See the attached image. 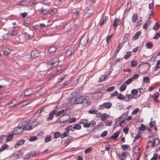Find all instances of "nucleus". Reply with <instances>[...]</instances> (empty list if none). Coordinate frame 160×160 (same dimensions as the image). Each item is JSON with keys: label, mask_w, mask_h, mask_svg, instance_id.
Segmentation results:
<instances>
[{"label": "nucleus", "mask_w": 160, "mask_h": 160, "mask_svg": "<svg viewBox=\"0 0 160 160\" xmlns=\"http://www.w3.org/2000/svg\"><path fill=\"white\" fill-rule=\"evenodd\" d=\"M154 138L152 136H150L149 137L148 142L147 143V148L151 147L153 148L158 145L160 143L159 140L158 138H156L153 140Z\"/></svg>", "instance_id": "nucleus-1"}, {"label": "nucleus", "mask_w": 160, "mask_h": 160, "mask_svg": "<svg viewBox=\"0 0 160 160\" xmlns=\"http://www.w3.org/2000/svg\"><path fill=\"white\" fill-rule=\"evenodd\" d=\"M22 122H20L18 127L15 128L13 130L12 133L14 134H17L22 133L24 130H26L27 128L22 125Z\"/></svg>", "instance_id": "nucleus-2"}, {"label": "nucleus", "mask_w": 160, "mask_h": 160, "mask_svg": "<svg viewBox=\"0 0 160 160\" xmlns=\"http://www.w3.org/2000/svg\"><path fill=\"white\" fill-rule=\"evenodd\" d=\"M59 62V60L58 58H54L52 61L51 62H47L45 66L47 68V70H48L49 69L51 68H52L53 65L56 63H58Z\"/></svg>", "instance_id": "nucleus-3"}, {"label": "nucleus", "mask_w": 160, "mask_h": 160, "mask_svg": "<svg viewBox=\"0 0 160 160\" xmlns=\"http://www.w3.org/2000/svg\"><path fill=\"white\" fill-rule=\"evenodd\" d=\"M70 116L68 114L66 113L63 114L59 118V122L64 123L68 121L70 119Z\"/></svg>", "instance_id": "nucleus-4"}, {"label": "nucleus", "mask_w": 160, "mask_h": 160, "mask_svg": "<svg viewBox=\"0 0 160 160\" xmlns=\"http://www.w3.org/2000/svg\"><path fill=\"white\" fill-rule=\"evenodd\" d=\"M96 126V122L94 120H92L88 122L86 128H90V130L92 132L95 128Z\"/></svg>", "instance_id": "nucleus-5"}, {"label": "nucleus", "mask_w": 160, "mask_h": 160, "mask_svg": "<svg viewBox=\"0 0 160 160\" xmlns=\"http://www.w3.org/2000/svg\"><path fill=\"white\" fill-rule=\"evenodd\" d=\"M83 96H80L75 98H72L71 99V102H73L75 104H82Z\"/></svg>", "instance_id": "nucleus-6"}, {"label": "nucleus", "mask_w": 160, "mask_h": 160, "mask_svg": "<svg viewBox=\"0 0 160 160\" xmlns=\"http://www.w3.org/2000/svg\"><path fill=\"white\" fill-rule=\"evenodd\" d=\"M131 92L132 94L133 98L134 99H137L140 96L141 94L140 89H133L132 90Z\"/></svg>", "instance_id": "nucleus-7"}, {"label": "nucleus", "mask_w": 160, "mask_h": 160, "mask_svg": "<svg viewBox=\"0 0 160 160\" xmlns=\"http://www.w3.org/2000/svg\"><path fill=\"white\" fill-rule=\"evenodd\" d=\"M82 104L83 106L86 107L90 104L91 102L88 97L83 96Z\"/></svg>", "instance_id": "nucleus-8"}, {"label": "nucleus", "mask_w": 160, "mask_h": 160, "mask_svg": "<svg viewBox=\"0 0 160 160\" xmlns=\"http://www.w3.org/2000/svg\"><path fill=\"white\" fill-rule=\"evenodd\" d=\"M112 105V104L110 102H104L99 106V109L101 110H103L105 108L109 109L111 108Z\"/></svg>", "instance_id": "nucleus-9"}, {"label": "nucleus", "mask_w": 160, "mask_h": 160, "mask_svg": "<svg viewBox=\"0 0 160 160\" xmlns=\"http://www.w3.org/2000/svg\"><path fill=\"white\" fill-rule=\"evenodd\" d=\"M155 124V121H154L153 122V124L151 122L149 123L150 127L148 126L146 128L148 131L150 132H152V130L151 128H155V130H153L152 132H155L157 130V127L154 125V124Z\"/></svg>", "instance_id": "nucleus-10"}, {"label": "nucleus", "mask_w": 160, "mask_h": 160, "mask_svg": "<svg viewBox=\"0 0 160 160\" xmlns=\"http://www.w3.org/2000/svg\"><path fill=\"white\" fill-rule=\"evenodd\" d=\"M88 39L87 37H82L80 40L79 43L82 46H86L88 43Z\"/></svg>", "instance_id": "nucleus-11"}, {"label": "nucleus", "mask_w": 160, "mask_h": 160, "mask_svg": "<svg viewBox=\"0 0 160 160\" xmlns=\"http://www.w3.org/2000/svg\"><path fill=\"white\" fill-rule=\"evenodd\" d=\"M57 112V110L56 109H54L49 114V116L47 118V121H49L52 120L53 118L54 117V116L55 115L56 112Z\"/></svg>", "instance_id": "nucleus-12"}, {"label": "nucleus", "mask_w": 160, "mask_h": 160, "mask_svg": "<svg viewBox=\"0 0 160 160\" xmlns=\"http://www.w3.org/2000/svg\"><path fill=\"white\" fill-rule=\"evenodd\" d=\"M74 52L75 49L74 48H70L67 50L66 53V55L67 57L70 56L74 53Z\"/></svg>", "instance_id": "nucleus-13"}, {"label": "nucleus", "mask_w": 160, "mask_h": 160, "mask_svg": "<svg viewBox=\"0 0 160 160\" xmlns=\"http://www.w3.org/2000/svg\"><path fill=\"white\" fill-rule=\"evenodd\" d=\"M89 121L86 119H81L79 122L80 124L83 125V127L85 128H86Z\"/></svg>", "instance_id": "nucleus-14"}, {"label": "nucleus", "mask_w": 160, "mask_h": 160, "mask_svg": "<svg viewBox=\"0 0 160 160\" xmlns=\"http://www.w3.org/2000/svg\"><path fill=\"white\" fill-rule=\"evenodd\" d=\"M31 55L32 58H35L39 56V52L38 51L34 50L31 52Z\"/></svg>", "instance_id": "nucleus-15"}, {"label": "nucleus", "mask_w": 160, "mask_h": 160, "mask_svg": "<svg viewBox=\"0 0 160 160\" xmlns=\"http://www.w3.org/2000/svg\"><path fill=\"white\" fill-rule=\"evenodd\" d=\"M123 116L122 115L118 118V119H119V121H120V126L121 127H123L125 124V118L123 117L122 118Z\"/></svg>", "instance_id": "nucleus-16"}, {"label": "nucleus", "mask_w": 160, "mask_h": 160, "mask_svg": "<svg viewBox=\"0 0 160 160\" xmlns=\"http://www.w3.org/2000/svg\"><path fill=\"white\" fill-rule=\"evenodd\" d=\"M122 46H121L120 44L119 43L118 44V47L116 48V50L115 51L114 56L116 57L119 51L122 48Z\"/></svg>", "instance_id": "nucleus-17"}, {"label": "nucleus", "mask_w": 160, "mask_h": 160, "mask_svg": "<svg viewBox=\"0 0 160 160\" xmlns=\"http://www.w3.org/2000/svg\"><path fill=\"white\" fill-rule=\"evenodd\" d=\"M120 21V19L118 18H115L113 22V26L114 27V29H115L117 26L118 25V23Z\"/></svg>", "instance_id": "nucleus-18"}, {"label": "nucleus", "mask_w": 160, "mask_h": 160, "mask_svg": "<svg viewBox=\"0 0 160 160\" xmlns=\"http://www.w3.org/2000/svg\"><path fill=\"white\" fill-rule=\"evenodd\" d=\"M24 142V140L23 139H22L18 141L15 145V148L18 147L19 146L22 145Z\"/></svg>", "instance_id": "nucleus-19"}, {"label": "nucleus", "mask_w": 160, "mask_h": 160, "mask_svg": "<svg viewBox=\"0 0 160 160\" xmlns=\"http://www.w3.org/2000/svg\"><path fill=\"white\" fill-rule=\"evenodd\" d=\"M132 98H133L132 95L131 94H129L126 95L124 98V101L126 102H128Z\"/></svg>", "instance_id": "nucleus-20"}, {"label": "nucleus", "mask_w": 160, "mask_h": 160, "mask_svg": "<svg viewBox=\"0 0 160 160\" xmlns=\"http://www.w3.org/2000/svg\"><path fill=\"white\" fill-rule=\"evenodd\" d=\"M119 134L118 132H116L113 133V135L110 136L109 138L112 139H116L118 137Z\"/></svg>", "instance_id": "nucleus-21"}, {"label": "nucleus", "mask_w": 160, "mask_h": 160, "mask_svg": "<svg viewBox=\"0 0 160 160\" xmlns=\"http://www.w3.org/2000/svg\"><path fill=\"white\" fill-rule=\"evenodd\" d=\"M13 156L16 159L19 158L22 156L21 155V152L19 151H16L13 154Z\"/></svg>", "instance_id": "nucleus-22"}, {"label": "nucleus", "mask_w": 160, "mask_h": 160, "mask_svg": "<svg viewBox=\"0 0 160 160\" xmlns=\"http://www.w3.org/2000/svg\"><path fill=\"white\" fill-rule=\"evenodd\" d=\"M52 139V136L48 135L46 136L44 138V141L45 142H48L50 141Z\"/></svg>", "instance_id": "nucleus-23"}, {"label": "nucleus", "mask_w": 160, "mask_h": 160, "mask_svg": "<svg viewBox=\"0 0 160 160\" xmlns=\"http://www.w3.org/2000/svg\"><path fill=\"white\" fill-rule=\"evenodd\" d=\"M11 52V50L8 48H5L3 51V53L4 55L7 56Z\"/></svg>", "instance_id": "nucleus-24"}, {"label": "nucleus", "mask_w": 160, "mask_h": 160, "mask_svg": "<svg viewBox=\"0 0 160 160\" xmlns=\"http://www.w3.org/2000/svg\"><path fill=\"white\" fill-rule=\"evenodd\" d=\"M108 17L106 16L104 18H103L101 22L99 23V25L100 26H102L104 23H106L107 21Z\"/></svg>", "instance_id": "nucleus-25"}, {"label": "nucleus", "mask_w": 160, "mask_h": 160, "mask_svg": "<svg viewBox=\"0 0 160 160\" xmlns=\"http://www.w3.org/2000/svg\"><path fill=\"white\" fill-rule=\"evenodd\" d=\"M29 91H31L30 89H25L24 92V96H28L31 95L32 93L31 92H28Z\"/></svg>", "instance_id": "nucleus-26"}, {"label": "nucleus", "mask_w": 160, "mask_h": 160, "mask_svg": "<svg viewBox=\"0 0 160 160\" xmlns=\"http://www.w3.org/2000/svg\"><path fill=\"white\" fill-rule=\"evenodd\" d=\"M56 50V48L53 46H50L48 49V52L50 53H51L54 52Z\"/></svg>", "instance_id": "nucleus-27"}, {"label": "nucleus", "mask_w": 160, "mask_h": 160, "mask_svg": "<svg viewBox=\"0 0 160 160\" xmlns=\"http://www.w3.org/2000/svg\"><path fill=\"white\" fill-rule=\"evenodd\" d=\"M101 119L103 121H106L108 117V115L106 113H103L101 115Z\"/></svg>", "instance_id": "nucleus-28"}, {"label": "nucleus", "mask_w": 160, "mask_h": 160, "mask_svg": "<svg viewBox=\"0 0 160 160\" xmlns=\"http://www.w3.org/2000/svg\"><path fill=\"white\" fill-rule=\"evenodd\" d=\"M132 52L131 51H128L127 52L126 54L124 55V58L125 59H128L130 55H131Z\"/></svg>", "instance_id": "nucleus-29"}, {"label": "nucleus", "mask_w": 160, "mask_h": 160, "mask_svg": "<svg viewBox=\"0 0 160 160\" xmlns=\"http://www.w3.org/2000/svg\"><path fill=\"white\" fill-rule=\"evenodd\" d=\"M24 127L27 128V129L26 130H30L32 129L33 128H35V126H34L33 124H28L27 126H24Z\"/></svg>", "instance_id": "nucleus-30"}, {"label": "nucleus", "mask_w": 160, "mask_h": 160, "mask_svg": "<svg viewBox=\"0 0 160 160\" xmlns=\"http://www.w3.org/2000/svg\"><path fill=\"white\" fill-rule=\"evenodd\" d=\"M49 11L46 9H42L40 11V14H42L43 15H45L46 14L48 13Z\"/></svg>", "instance_id": "nucleus-31"}, {"label": "nucleus", "mask_w": 160, "mask_h": 160, "mask_svg": "<svg viewBox=\"0 0 160 160\" xmlns=\"http://www.w3.org/2000/svg\"><path fill=\"white\" fill-rule=\"evenodd\" d=\"M121 147L124 151L125 150L127 149H128L129 150H130V147L128 144L122 145Z\"/></svg>", "instance_id": "nucleus-32"}, {"label": "nucleus", "mask_w": 160, "mask_h": 160, "mask_svg": "<svg viewBox=\"0 0 160 160\" xmlns=\"http://www.w3.org/2000/svg\"><path fill=\"white\" fill-rule=\"evenodd\" d=\"M145 45L147 48L148 49L152 48L153 46L152 43L151 42L146 43L145 44Z\"/></svg>", "instance_id": "nucleus-33"}, {"label": "nucleus", "mask_w": 160, "mask_h": 160, "mask_svg": "<svg viewBox=\"0 0 160 160\" xmlns=\"http://www.w3.org/2000/svg\"><path fill=\"white\" fill-rule=\"evenodd\" d=\"M73 139V138L69 136V138L66 139L65 141V143L66 144H68L71 142Z\"/></svg>", "instance_id": "nucleus-34"}, {"label": "nucleus", "mask_w": 160, "mask_h": 160, "mask_svg": "<svg viewBox=\"0 0 160 160\" xmlns=\"http://www.w3.org/2000/svg\"><path fill=\"white\" fill-rule=\"evenodd\" d=\"M138 18V16L136 14H133L132 18V22H135Z\"/></svg>", "instance_id": "nucleus-35"}, {"label": "nucleus", "mask_w": 160, "mask_h": 160, "mask_svg": "<svg viewBox=\"0 0 160 160\" xmlns=\"http://www.w3.org/2000/svg\"><path fill=\"white\" fill-rule=\"evenodd\" d=\"M146 129V127L143 124H142L141 126L139 128V130L140 132L143 131Z\"/></svg>", "instance_id": "nucleus-36"}, {"label": "nucleus", "mask_w": 160, "mask_h": 160, "mask_svg": "<svg viewBox=\"0 0 160 160\" xmlns=\"http://www.w3.org/2000/svg\"><path fill=\"white\" fill-rule=\"evenodd\" d=\"M73 128H74V130H79L81 129V126L80 124H76L74 125Z\"/></svg>", "instance_id": "nucleus-37"}, {"label": "nucleus", "mask_w": 160, "mask_h": 160, "mask_svg": "<svg viewBox=\"0 0 160 160\" xmlns=\"http://www.w3.org/2000/svg\"><path fill=\"white\" fill-rule=\"evenodd\" d=\"M140 150V149L138 147V146H136L133 149V151L134 152V153L135 154H138L139 152V151Z\"/></svg>", "instance_id": "nucleus-38"}, {"label": "nucleus", "mask_w": 160, "mask_h": 160, "mask_svg": "<svg viewBox=\"0 0 160 160\" xmlns=\"http://www.w3.org/2000/svg\"><path fill=\"white\" fill-rule=\"evenodd\" d=\"M13 134H10L8 135L6 139V142H9L13 138Z\"/></svg>", "instance_id": "nucleus-39"}, {"label": "nucleus", "mask_w": 160, "mask_h": 160, "mask_svg": "<svg viewBox=\"0 0 160 160\" xmlns=\"http://www.w3.org/2000/svg\"><path fill=\"white\" fill-rule=\"evenodd\" d=\"M141 32L140 31L137 32L133 36V38L134 40H136L141 35Z\"/></svg>", "instance_id": "nucleus-40"}, {"label": "nucleus", "mask_w": 160, "mask_h": 160, "mask_svg": "<svg viewBox=\"0 0 160 160\" xmlns=\"http://www.w3.org/2000/svg\"><path fill=\"white\" fill-rule=\"evenodd\" d=\"M119 119H118V118L117 119V120L116 121V122L113 125L114 128L118 127L120 125V121H119Z\"/></svg>", "instance_id": "nucleus-41"}, {"label": "nucleus", "mask_w": 160, "mask_h": 160, "mask_svg": "<svg viewBox=\"0 0 160 160\" xmlns=\"http://www.w3.org/2000/svg\"><path fill=\"white\" fill-rule=\"evenodd\" d=\"M126 87L127 86L125 84H123L120 87L119 90L121 91H123L125 90Z\"/></svg>", "instance_id": "nucleus-42"}, {"label": "nucleus", "mask_w": 160, "mask_h": 160, "mask_svg": "<svg viewBox=\"0 0 160 160\" xmlns=\"http://www.w3.org/2000/svg\"><path fill=\"white\" fill-rule=\"evenodd\" d=\"M8 33H5L4 34H3L2 36V40H9V39L8 38Z\"/></svg>", "instance_id": "nucleus-43"}, {"label": "nucleus", "mask_w": 160, "mask_h": 160, "mask_svg": "<svg viewBox=\"0 0 160 160\" xmlns=\"http://www.w3.org/2000/svg\"><path fill=\"white\" fill-rule=\"evenodd\" d=\"M8 148H9V146H8V145H7L6 144H2V145L1 149V151H2L5 149Z\"/></svg>", "instance_id": "nucleus-44"}, {"label": "nucleus", "mask_w": 160, "mask_h": 160, "mask_svg": "<svg viewBox=\"0 0 160 160\" xmlns=\"http://www.w3.org/2000/svg\"><path fill=\"white\" fill-rule=\"evenodd\" d=\"M97 111L94 108H92L88 111L89 113L92 114H95L97 112Z\"/></svg>", "instance_id": "nucleus-45"}, {"label": "nucleus", "mask_w": 160, "mask_h": 160, "mask_svg": "<svg viewBox=\"0 0 160 160\" xmlns=\"http://www.w3.org/2000/svg\"><path fill=\"white\" fill-rule=\"evenodd\" d=\"M38 139V138L36 136H33L31 137L29 139V141L32 142Z\"/></svg>", "instance_id": "nucleus-46"}, {"label": "nucleus", "mask_w": 160, "mask_h": 160, "mask_svg": "<svg viewBox=\"0 0 160 160\" xmlns=\"http://www.w3.org/2000/svg\"><path fill=\"white\" fill-rule=\"evenodd\" d=\"M125 96L122 94L120 93L117 96V98L119 99H122L124 100Z\"/></svg>", "instance_id": "nucleus-47"}, {"label": "nucleus", "mask_w": 160, "mask_h": 160, "mask_svg": "<svg viewBox=\"0 0 160 160\" xmlns=\"http://www.w3.org/2000/svg\"><path fill=\"white\" fill-rule=\"evenodd\" d=\"M160 27L158 23H156L154 25L153 27V29L155 31H157Z\"/></svg>", "instance_id": "nucleus-48"}, {"label": "nucleus", "mask_w": 160, "mask_h": 160, "mask_svg": "<svg viewBox=\"0 0 160 160\" xmlns=\"http://www.w3.org/2000/svg\"><path fill=\"white\" fill-rule=\"evenodd\" d=\"M24 35L25 38L27 39H31L32 38V36H30L28 33L26 32H24Z\"/></svg>", "instance_id": "nucleus-49"}, {"label": "nucleus", "mask_w": 160, "mask_h": 160, "mask_svg": "<svg viewBox=\"0 0 160 160\" xmlns=\"http://www.w3.org/2000/svg\"><path fill=\"white\" fill-rule=\"evenodd\" d=\"M92 149V147H89L88 148H86L84 151V152L86 154H87L90 152Z\"/></svg>", "instance_id": "nucleus-50"}, {"label": "nucleus", "mask_w": 160, "mask_h": 160, "mask_svg": "<svg viewBox=\"0 0 160 160\" xmlns=\"http://www.w3.org/2000/svg\"><path fill=\"white\" fill-rule=\"evenodd\" d=\"M19 6H27L28 3H26V2L25 1H22L21 2L19 3Z\"/></svg>", "instance_id": "nucleus-51"}, {"label": "nucleus", "mask_w": 160, "mask_h": 160, "mask_svg": "<svg viewBox=\"0 0 160 160\" xmlns=\"http://www.w3.org/2000/svg\"><path fill=\"white\" fill-rule=\"evenodd\" d=\"M133 80L132 79V78H130L128 80H127L125 82H124V83H126L127 84H129L130 83H131L132 81Z\"/></svg>", "instance_id": "nucleus-52"}, {"label": "nucleus", "mask_w": 160, "mask_h": 160, "mask_svg": "<svg viewBox=\"0 0 160 160\" xmlns=\"http://www.w3.org/2000/svg\"><path fill=\"white\" fill-rule=\"evenodd\" d=\"M60 134L61 135V133L59 132H56L54 133V138H57L60 136Z\"/></svg>", "instance_id": "nucleus-53"}, {"label": "nucleus", "mask_w": 160, "mask_h": 160, "mask_svg": "<svg viewBox=\"0 0 160 160\" xmlns=\"http://www.w3.org/2000/svg\"><path fill=\"white\" fill-rule=\"evenodd\" d=\"M115 88V87L112 86L108 88L107 89V92H110L114 90Z\"/></svg>", "instance_id": "nucleus-54"}, {"label": "nucleus", "mask_w": 160, "mask_h": 160, "mask_svg": "<svg viewBox=\"0 0 160 160\" xmlns=\"http://www.w3.org/2000/svg\"><path fill=\"white\" fill-rule=\"evenodd\" d=\"M57 11H58V9L57 8H54L52 10V11L51 12V13H50L52 15H54L56 13V12H57Z\"/></svg>", "instance_id": "nucleus-55"}, {"label": "nucleus", "mask_w": 160, "mask_h": 160, "mask_svg": "<svg viewBox=\"0 0 160 160\" xmlns=\"http://www.w3.org/2000/svg\"><path fill=\"white\" fill-rule=\"evenodd\" d=\"M64 112V110L63 109L62 110L60 111H59L56 114V117H58L60 116L61 114L63 113Z\"/></svg>", "instance_id": "nucleus-56"}, {"label": "nucleus", "mask_w": 160, "mask_h": 160, "mask_svg": "<svg viewBox=\"0 0 160 160\" xmlns=\"http://www.w3.org/2000/svg\"><path fill=\"white\" fill-rule=\"evenodd\" d=\"M137 65V62L135 60H132L131 62V66L132 67L136 66Z\"/></svg>", "instance_id": "nucleus-57"}, {"label": "nucleus", "mask_w": 160, "mask_h": 160, "mask_svg": "<svg viewBox=\"0 0 160 160\" xmlns=\"http://www.w3.org/2000/svg\"><path fill=\"white\" fill-rule=\"evenodd\" d=\"M46 108L45 106H42L40 109H39L38 111L39 113L45 111V109Z\"/></svg>", "instance_id": "nucleus-58"}, {"label": "nucleus", "mask_w": 160, "mask_h": 160, "mask_svg": "<svg viewBox=\"0 0 160 160\" xmlns=\"http://www.w3.org/2000/svg\"><path fill=\"white\" fill-rule=\"evenodd\" d=\"M144 67L147 68V70L148 71L150 67V65L148 63H145L144 65Z\"/></svg>", "instance_id": "nucleus-59"}, {"label": "nucleus", "mask_w": 160, "mask_h": 160, "mask_svg": "<svg viewBox=\"0 0 160 160\" xmlns=\"http://www.w3.org/2000/svg\"><path fill=\"white\" fill-rule=\"evenodd\" d=\"M66 130H71L72 131H74V129L73 127H72V125H70L67 127L66 128Z\"/></svg>", "instance_id": "nucleus-60"}, {"label": "nucleus", "mask_w": 160, "mask_h": 160, "mask_svg": "<svg viewBox=\"0 0 160 160\" xmlns=\"http://www.w3.org/2000/svg\"><path fill=\"white\" fill-rule=\"evenodd\" d=\"M156 68H155L154 71H156L157 70V68H160V60L158 61L156 65Z\"/></svg>", "instance_id": "nucleus-61"}, {"label": "nucleus", "mask_w": 160, "mask_h": 160, "mask_svg": "<svg viewBox=\"0 0 160 160\" xmlns=\"http://www.w3.org/2000/svg\"><path fill=\"white\" fill-rule=\"evenodd\" d=\"M140 110L139 108H136L132 112V114L133 115H135L136 114L137 112H138Z\"/></svg>", "instance_id": "nucleus-62"}, {"label": "nucleus", "mask_w": 160, "mask_h": 160, "mask_svg": "<svg viewBox=\"0 0 160 160\" xmlns=\"http://www.w3.org/2000/svg\"><path fill=\"white\" fill-rule=\"evenodd\" d=\"M139 75L138 74H136L133 75L132 77L131 78H132V79L133 80V79H135L138 78Z\"/></svg>", "instance_id": "nucleus-63"}, {"label": "nucleus", "mask_w": 160, "mask_h": 160, "mask_svg": "<svg viewBox=\"0 0 160 160\" xmlns=\"http://www.w3.org/2000/svg\"><path fill=\"white\" fill-rule=\"evenodd\" d=\"M18 31L17 29H14L12 31L11 34L13 35H15L18 34Z\"/></svg>", "instance_id": "nucleus-64"}]
</instances>
